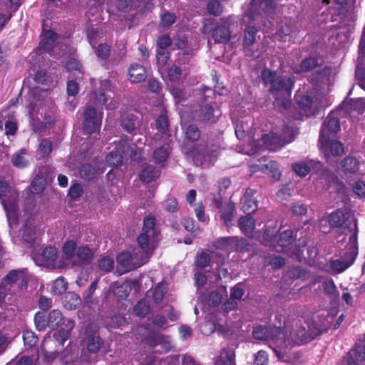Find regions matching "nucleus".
Here are the masks:
<instances>
[{
	"label": "nucleus",
	"instance_id": "423d86ee",
	"mask_svg": "<svg viewBox=\"0 0 365 365\" xmlns=\"http://www.w3.org/2000/svg\"><path fill=\"white\" fill-rule=\"evenodd\" d=\"M230 17L227 18L223 24H215L214 22L207 23L204 25L202 32L204 34H210L216 43H225L228 42L231 37V32L229 28L225 25L228 24Z\"/></svg>",
	"mask_w": 365,
	"mask_h": 365
},
{
	"label": "nucleus",
	"instance_id": "39448f33",
	"mask_svg": "<svg viewBox=\"0 0 365 365\" xmlns=\"http://www.w3.org/2000/svg\"><path fill=\"white\" fill-rule=\"evenodd\" d=\"M190 155L196 165L209 166L217 156V150L215 146L209 148L207 145L200 144L190 150Z\"/></svg>",
	"mask_w": 365,
	"mask_h": 365
},
{
	"label": "nucleus",
	"instance_id": "b1692460",
	"mask_svg": "<svg viewBox=\"0 0 365 365\" xmlns=\"http://www.w3.org/2000/svg\"><path fill=\"white\" fill-rule=\"evenodd\" d=\"M321 166L319 161L310 160L307 162H299L292 164V167L296 174L304 177L313 169H318Z\"/></svg>",
	"mask_w": 365,
	"mask_h": 365
},
{
	"label": "nucleus",
	"instance_id": "5fc2aeb1",
	"mask_svg": "<svg viewBox=\"0 0 365 365\" xmlns=\"http://www.w3.org/2000/svg\"><path fill=\"white\" fill-rule=\"evenodd\" d=\"M223 289L217 291H212L208 296L207 303L209 306H217L222 302Z\"/></svg>",
	"mask_w": 365,
	"mask_h": 365
},
{
	"label": "nucleus",
	"instance_id": "052dcab7",
	"mask_svg": "<svg viewBox=\"0 0 365 365\" xmlns=\"http://www.w3.org/2000/svg\"><path fill=\"white\" fill-rule=\"evenodd\" d=\"M113 259L110 257H104L98 261L99 269L103 272H110L113 268Z\"/></svg>",
	"mask_w": 365,
	"mask_h": 365
},
{
	"label": "nucleus",
	"instance_id": "ddd939ff",
	"mask_svg": "<svg viewBox=\"0 0 365 365\" xmlns=\"http://www.w3.org/2000/svg\"><path fill=\"white\" fill-rule=\"evenodd\" d=\"M33 259L38 266L54 267V262L57 259V250L53 247H45L41 253L35 254Z\"/></svg>",
	"mask_w": 365,
	"mask_h": 365
},
{
	"label": "nucleus",
	"instance_id": "13d9d810",
	"mask_svg": "<svg viewBox=\"0 0 365 365\" xmlns=\"http://www.w3.org/2000/svg\"><path fill=\"white\" fill-rule=\"evenodd\" d=\"M52 150V143L48 139L41 140L38 146V153L42 157L48 156Z\"/></svg>",
	"mask_w": 365,
	"mask_h": 365
},
{
	"label": "nucleus",
	"instance_id": "20e7f679",
	"mask_svg": "<svg viewBox=\"0 0 365 365\" xmlns=\"http://www.w3.org/2000/svg\"><path fill=\"white\" fill-rule=\"evenodd\" d=\"M354 227L355 232L349 237L345 258L343 259H338L331 262L330 267L332 271L336 273H341L349 267L354 263L358 254L356 237L357 225L356 222H354Z\"/></svg>",
	"mask_w": 365,
	"mask_h": 365
},
{
	"label": "nucleus",
	"instance_id": "0e129e2a",
	"mask_svg": "<svg viewBox=\"0 0 365 365\" xmlns=\"http://www.w3.org/2000/svg\"><path fill=\"white\" fill-rule=\"evenodd\" d=\"M23 339L26 346H33L37 341V336L35 333L31 331H25L23 334Z\"/></svg>",
	"mask_w": 365,
	"mask_h": 365
},
{
	"label": "nucleus",
	"instance_id": "a19ab883",
	"mask_svg": "<svg viewBox=\"0 0 365 365\" xmlns=\"http://www.w3.org/2000/svg\"><path fill=\"white\" fill-rule=\"evenodd\" d=\"M345 173H354L359 170V161L353 157H346L341 163Z\"/></svg>",
	"mask_w": 365,
	"mask_h": 365
},
{
	"label": "nucleus",
	"instance_id": "864d4df0",
	"mask_svg": "<svg viewBox=\"0 0 365 365\" xmlns=\"http://www.w3.org/2000/svg\"><path fill=\"white\" fill-rule=\"evenodd\" d=\"M34 323L36 328L40 331H44L46 327H48V324H48L46 317L41 312H38L35 314Z\"/></svg>",
	"mask_w": 365,
	"mask_h": 365
},
{
	"label": "nucleus",
	"instance_id": "f257e3e1",
	"mask_svg": "<svg viewBox=\"0 0 365 365\" xmlns=\"http://www.w3.org/2000/svg\"><path fill=\"white\" fill-rule=\"evenodd\" d=\"M261 77L265 84H270V90L282 92L283 98L276 97L274 106L279 109H287L290 101L289 97L291 95V91L294 86V80L289 76H279L274 71H272L268 68H265L262 71Z\"/></svg>",
	"mask_w": 365,
	"mask_h": 365
},
{
	"label": "nucleus",
	"instance_id": "bf43d9fd",
	"mask_svg": "<svg viewBox=\"0 0 365 365\" xmlns=\"http://www.w3.org/2000/svg\"><path fill=\"white\" fill-rule=\"evenodd\" d=\"M169 127L168 118L165 115H160L156 120V128L162 134H166Z\"/></svg>",
	"mask_w": 365,
	"mask_h": 365
},
{
	"label": "nucleus",
	"instance_id": "09e8293b",
	"mask_svg": "<svg viewBox=\"0 0 365 365\" xmlns=\"http://www.w3.org/2000/svg\"><path fill=\"white\" fill-rule=\"evenodd\" d=\"M235 237H225L218 239L215 242V246L220 250H232Z\"/></svg>",
	"mask_w": 365,
	"mask_h": 365
},
{
	"label": "nucleus",
	"instance_id": "6ab92c4d",
	"mask_svg": "<svg viewBox=\"0 0 365 365\" xmlns=\"http://www.w3.org/2000/svg\"><path fill=\"white\" fill-rule=\"evenodd\" d=\"M257 167L259 171L270 175L274 181L279 180L281 173L277 162L262 158L260 164L257 165Z\"/></svg>",
	"mask_w": 365,
	"mask_h": 365
},
{
	"label": "nucleus",
	"instance_id": "473e14b6",
	"mask_svg": "<svg viewBox=\"0 0 365 365\" xmlns=\"http://www.w3.org/2000/svg\"><path fill=\"white\" fill-rule=\"evenodd\" d=\"M293 240V233L292 230H287L277 237L276 241L277 247H274L277 252H283L284 248L289 246Z\"/></svg>",
	"mask_w": 365,
	"mask_h": 365
},
{
	"label": "nucleus",
	"instance_id": "4be33fe9",
	"mask_svg": "<svg viewBox=\"0 0 365 365\" xmlns=\"http://www.w3.org/2000/svg\"><path fill=\"white\" fill-rule=\"evenodd\" d=\"M67 321L72 320L65 318L59 309H53L46 316V322H48L47 324H48V327L52 329H56L62 326L66 327Z\"/></svg>",
	"mask_w": 365,
	"mask_h": 365
},
{
	"label": "nucleus",
	"instance_id": "69168bd1",
	"mask_svg": "<svg viewBox=\"0 0 365 365\" xmlns=\"http://www.w3.org/2000/svg\"><path fill=\"white\" fill-rule=\"evenodd\" d=\"M176 19V16L173 13L166 12L161 16L160 25L163 27H169Z\"/></svg>",
	"mask_w": 365,
	"mask_h": 365
},
{
	"label": "nucleus",
	"instance_id": "338daca9",
	"mask_svg": "<svg viewBox=\"0 0 365 365\" xmlns=\"http://www.w3.org/2000/svg\"><path fill=\"white\" fill-rule=\"evenodd\" d=\"M233 240L235 241L232 250L243 252L247 250L248 243L247 240L242 237H235Z\"/></svg>",
	"mask_w": 365,
	"mask_h": 365
},
{
	"label": "nucleus",
	"instance_id": "3c124183",
	"mask_svg": "<svg viewBox=\"0 0 365 365\" xmlns=\"http://www.w3.org/2000/svg\"><path fill=\"white\" fill-rule=\"evenodd\" d=\"M106 159L110 166L117 167L122 163L123 156L117 151H113L106 155Z\"/></svg>",
	"mask_w": 365,
	"mask_h": 365
},
{
	"label": "nucleus",
	"instance_id": "1a4fd4ad",
	"mask_svg": "<svg viewBox=\"0 0 365 365\" xmlns=\"http://www.w3.org/2000/svg\"><path fill=\"white\" fill-rule=\"evenodd\" d=\"M340 129V123L338 118L329 115L323 123L320 131L319 140V144L327 146L329 137H334V135Z\"/></svg>",
	"mask_w": 365,
	"mask_h": 365
},
{
	"label": "nucleus",
	"instance_id": "a211bd4d",
	"mask_svg": "<svg viewBox=\"0 0 365 365\" xmlns=\"http://www.w3.org/2000/svg\"><path fill=\"white\" fill-rule=\"evenodd\" d=\"M41 234L40 229L33 220L28 221L23 227V240L30 246L36 242Z\"/></svg>",
	"mask_w": 365,
	"mask_h": 365
},
{
	"label": "nucleus",
	"instance_id": "72a5a7b5",
	"mask_svg": "<svg viewBox=\"0 0 365 365\" xmlns=\"http://www.w3.org/2000/svg\"><path fill=\"white\" fill-rule=\"evenodd\" d=\"M81 298L77 294L69 292L65 294L63 306L66 309L69 310L75 309L81 304Z\"/></svg>",
	"mask_w": 365,
	"mask_h": 365
},
{
	"label": "nucleus",
	"instance_id": "c03bdc74",
	"mask_svg": "<svg viewBox=\"0 0 365 365\" xmlns=\"http://www.w3.org/2000/svg\"><path fill=\"white\" fill-rule=\"evenodd\" d=\"M26 150H21L19 153L14 154L12 156V163L18 168H23L28 165L29 160L25 157Z\"/></svg>",
	"mask_w": 365,
	"mask_h": 365
},
{
	"label": "nucleus",
	"instance_id": "6e6d98bb",
	"mask_svg": "<svg viewBox=\"0 0 365 365\" xmlns=\"http://www.w3.org/2000/svg\"><path fill=\"white\" fill-rule=\"evenodd\" d=\"M155 218L152 217H147L144 219L143 232L151 235L152 237L156 236L155 227Z\"/></svg>",
	"mask_w": 365,
	"mask_h": 365
},
{
	"label": "nucleus",
	"instance_id": "f704fd0d",
	"mask_svg": "<svg viewBox=\"0 0 365 365\" xmlns=\"http://www.w3.org/2000/svg\"><path fill=\"white\" fill-rule=\"evenodd\" d=\"M345 222V215L341 210H336L329 215V225L332 228H341Z\"/></svg>",
	"mask_w": 365,
	"mask_h": 365
},
{
	"label": "nucleus",
	"instance_id": "8fccbe9b",
	"mask_svg": "<svg viewBox=\"0 0 365 365\" xmlns=\"http://www.w3.org/2000/svg\"><path fill=\"white\" fill-rule=\"evenodd\" d=\"M67 289V283L63 277H61L57 278L51 287V293L53 294H61L64 292Z\"/></svg>",
	"mask_w": 365,
	"mask_h": 365
},
{
	"label": "nucleus",
	"instance_id": "e2e57ef3",
	"mask_svg": "<svg viewBox=\"0 0 365 365\" xmlns=\"http://www.w3.org/2000/svg\"><path fill=\"white\" fill-rule=\"evenodd\" d=\"M210 262V255L206 252H202L200 255H197L195 258V265L198 267H207Z\"/></svg>",
	"mask_w": 365,
	"mask_h": 365
},
{
	"label": "nucleus",
	"instance_id": "c9c22d12",
	"mask_svg": "<svg viewBox=\"0 0 365 365\" xmlns=\"http://www.w3.org/2000/svg\"><path fill=\"white\" fill-rule=\"evenodd\" d=\"M239 227L245 234H250L255 229V220L249 215L242 216L239 219Z\"/></svg>",
	"mask_w": 365,
	"mask_h": 365
},
{
	"label": "nucleus",
	"instance_id": "aec40b11",
	"mask_svg": "<svg viewBox=\"0 0 365 365\" xmlns=\"http://www.w3.org/2000/svg\"><path fill=\"white\" fill-rule=\"evenodd\" d=\"M254 193V190L248 188L241 198V210L248 215L254 212L257 208V200L253 197Z\"/></svg>",
	"mask_w": 365,
	"mask_h": 365
},
{
	"label": "nucleus",
	"instance_id": "c756f323",
	"mask_svg": "<svg viewBox=\"0 0 365 365\" xmlns=\"http://www.w3.org/2000/svg\"><path fill=\"white\" fill-rule=\"evenodd\" d=\"M333 138L334 137H329L327 146H323L320 144V150L326 156L328 155L329 150H330L331 155L335 156H339L344 153V146L342 143L333 139Z\"/></svg>",
	"mask_w": 365,
	"mask_h": 365
},
{
	"label": "nucleus",
	"instance_id": "2eb2a0df",
	"mask_svg": "<svg viewBox=\"0 0 365 365\" xmlns=\"http://www.w3.org/2000/svg\"><path fill=\"white\" fill-rule=\"evenodd\" d=\"M146 341L150 346L158 347L156 352H168L173 347L170 338L168 336L155 334L147 338Z\"/></svg>",
	"mask_w": 365,
	"mask_h": 365
},
{
	"label": "nucleus",
	"instance_id": "4468645a",
	"mask_svg": "<svg viewBox=\"0 0 365 365\" xmlns=\"http://www.w3.org/2000/svg\"><path fill=\"white\" fill-rule=\"evenodd\" d=\"M292 140V137H289L287 139V135L285 134L283 135V136H279L274 133L263 135L262 137L263 144L267 148L272 150H274L284 146L286 143L291 142Z\"/></svg>",
	"mask_w": 365,
	"mask_h": 365
},
{
	"label": "nucleus",
	"instance_id": "bb28decb",
	"mask_svg": "<svg viewBox=\"0 0 365 365\" xmlns=\"http://www.w3.org/2000/svg\"><path fill=\"white\" fill-rule=\"evenodd\" d=\"M257 31V29L254 26H247L245 29L243 43L247 56H255L250 51L249 47L252 46L256 41Z\"/></svg>",
	"mask_w": 365,
	"mask_h": 365
},
{
	"label": "nucleus",
	"instance_id": "4d7b16f0",
	"mask_svg": "<svg viewBox=\"0 0 365 365\" xmlns=\"http://www.w3.org/2000/svg\"><path fill=\"white\" fill-rule=\"evenodd\" d=\"M207 10L210 14L219 16L222 12V7L219 1L212 0L207 5Z\"/></svg>",
	"mask_w": 365,
	"mask_h": 365
},
{
	"label": "nucleus",
	"instance_id": "7c9ffc66",
	"mask_svg": "<svg viewBox=\"0 0 365 365\" xmlns=\"http://www.w3.org/2000/svg\"><path fill=\"white\" fill-rule=\"evenodd\" d=\"M220 220L223 221V224L227 227H230V224L232 222L235 213V206L233 202H226L223 205V208L220 211Z\"/></svg>",
	"mask_w": 365,
	"mask_h": 365
},
{
	"label": "nucleus",
	"instance_id": "5701e85b",
	"mask_svg": "<svg viewBox=\"0 0 365 365\" xmlns=\"http://www.w3.org/2000/svg\"><path fill=\"white\" fill-rule=\"evenodd\" d=\"M56 39V34L53 31L43 29L38 48L43 52L50 53L54 48Z\"/></svg>",
	"mask_w": 365,
	"mask_h": 365
},
{
	"label": "nucleus",
	"instance_id": "9d476101",
	"mask_svg": "<svg viewBox=\"0 0 365 365\" xmlns=\"http://www.w3.org/2000/svg\"><path fill=\"white\" fill-rule=\"evenodd\" d=\"M275 1L276 0H253L250 12L244 17L243 21L246 22V19H248L250 21H257V24H259V19L262 17L259 11H257V7L259 6L260 9L263 10L265 13H272L275 8Z\"/></svg>",
	"mask_w": 365,
	"mask_h": 365
},
{
	"label": "nucleus",
	"instance_id": "49530a36",
	"mask_svg": "<svg viewBox=\"0 0 365 365\" xmlns=\"http://www.w3.org/2000/svg\"><path fill=\"white\" fill-rule=\"evenodd\" d=\"M324 292L330 298H335L337 296L336 287L333 279L325 280L322 283Z\"/></svg>",
	"mask_w": 365,
	"mask_h": 365
},
{
	"label": "nucleus",
	"instance_id": "37998d69",
	"mask_svg": "<svg viewBox=\"0 0 365 365\" xmlns=\"http://www.w3.org/2000/svg\"><path fill=\"white\" fill-rule=\"evenodd\" d=\"M114 294L121 299H125L131 292L130 282L125 281L119 285H115Z\"/></svg>",
	"mask_w": 365,
	"mask_h": 365
},
{
	"label": "nucleus",
	"instance_id": "6e6552de",
	"mask_svg": "<svg viewBox=\"0 0 365 365\" xmlns=\"http://www.w3.org/2000/svg\"><path fill=\"white\" fill-rule=\"evenodd\" d=\"M101 123V115H98L96 108L91 106H86L83 111V130L91 134L99 130Z\"/></svg>",
	"mask_w": 365,
	"mask_h": 365
},
{
	"label": "nucleus",
	"instance_id": "cd10ccee",
	"mask_svg": "<svg viewBox=\"0 0 365 365\" xmlns=\"http://www.w3.org/2000/svg\"><path fill=\"white\" fill-rule=\"evenodd\" d=\"M128 76L131 82L138 83L145 80L147 72L143 66L133 63L130 65L128 69Z\"/></svg>",
	"mask_w": 365,
	"mask_h": 365
},
{
	"label": "nucleus",
	"instance_id": "c85d7f7f",
	"mask_svg": "<svg viewBox=\"0 0 365 365\" xmlns=\"http://www.w3.org/2000/svg\"><path fill=\"white\" fill-rule=\"evenodd\" d=\"M321 63L322 61L319 58L309 57L304 59L299 66L292 67V71L295 73H306L319 66Z\"/></svg>",
	"mask_w": 365,
	"mask_h": 365
},
{
	"label": "nucleus",
	"instance_id": "a18cd8bd",
	"mask_svg": "<svg viewBox=\"0 0 365 365\" xmlns=\"http://www.w3.org/2000/svg\"><path fill=\"white\" fill-rule=\"evenodd\" d=\"M150 310V306L147 301L143 299L139 301L134 307V314L139 317H144Z\"/></svg>",
	"mask_w": 365,
	"mask_h": 365
},
{
	"label": "nucleus",
	"instance_id": "7ed1b4c3",
	"mask_svg": "<svg viewBox=\"0 0 365 365\" xmlns=\"http://www.w3.org/2000/svg\"><path fill=\"white\" fill-rule=\"evenodd\" d=\"M285 336L284 341L287 346V361L290 359L289 351L294 344L307 343L315 338L320 334L319 329L314 324H304L296 322L294 324L289 326L284 324Z\"/></svg>",
	"mask_w": 365,
	"mask_h": 365
},
{
	"label": "nucleus",
	"instance_id": "ea45409f",
	"mask_svg": "<svg viewBox=\"0 0 365 365\" xmlns=\"http://www.w3.org/2000/svg\"><path fill=\"white\" fill-rule=\"evenodd\" d=\"M87 350L91 353H96L101 346L103 341L98 336H90L85 340Z\"/></svg>",
	"mask_w": 365,
	"mask_h": 365
},
{
	"label": "nucleus",
	"instance_id": "79ce46f5",
	"mask_svg": "<svg viewBox=\"0 0 365 365\" xmlns=\"http://www.w3.org/2000/svg\"><path fill=\"white\" fill-rule=\"evenodd\" d=\"M159 175V172L153 166L149 165L145 168L140 175L142 181L150 182Z\"/></svg>",
	"mask_w": 365,
	"mask_h": 365
},
{
	"label": "nucleus",
	"instance_id": "412c9836",
	"mask_svg": "<svg viewBox=\"0 0 365 365\" xmlns=\"http://www.w3.org/2000/svg\"><path fill=\"white\" fill-rule=\"evenodd\" d=\"M75 326L73 321H67L66 327H63L53 334V339L56 347H61L70 336L71 331Z\"/></svg>",
	"mask_w": 365,
	"mask_h": 365
},
{
	"label": "nucleus",
	"instance_id": "f03ea898",
	"mask_svg": "<svg viewBox=\"0 0 365 365\" xmlns=\"http://www.w3.org/2000/svg\"><path fill=\"white\" fill-rule=\"evenodd\" d=\"M252 335L255 339L261 341H267L277 356L284 361L287 359V346L284 338L285 334L280 328L269 326H258L254 329Z\"/></svg>",
	"mask_w": 365,
	"mask_h": 365
},
{
	"label": "nucleus",
	"instance_id": "2f4dec72",
	"mask_svg": "<svg viewBox=\"0 0 365 365\" xmlns=\"http://www.w3.org/2000/svg\"><path fill=\"white\" fill-rule=\"evenodd\" d=\"M235 356V351L232 349L225 348L220 351L215 365H234Z\"/></svg>",
	"mask_w": 365,
	"mask_h": 365
},
{
	"label": "nucleus",
	"instance_id": "58836bf2",
	"mask_svg": "<svg viewBox=\"0 0 365 365\" xmlns=\"http://www.w3.org/2000/svg\"><path fill=\"white\" fill-rule=\"evenodd\" d=\"M137 118L133 114H127L121 117V125L128 133H132L135 129Z\"/></svg>",
	"mask_w": 365,
	"mask_h": 365
},
{
	"label": "nucleus",
	"instance_id": "dca6fc26",
	"mask_svg": "<svg viewBox=\"0 0 365 365\" xmlns=\"http://www.w3.org/2000/svg\"><path fill=\"white\" fill-rule=\"evenodd\" d=\"M195 118L197 121L205 125L212 124L216 122L214 109L209 104L200 106V108L195 112Z\"/></svg>",
	"mask_w": 365,
	"mask_h": 365
},
{
	"label": "nucleus",
	"instance_id": "774afa93",
	"mask_svg": "<svg viewBox=\"0 0 365 365\" xmlns=\"http://www.w3.org/2000/svg\"><path fill=\"white\" fill-rule=\"evenodd\" d=\"M268 363V355L266 351L260 350L255 355V365H267Z\"/></svg>",
	"mask_w": 365,
	"mask_h": 365
},
{
	"label": "nucleus",
	"instance_id": "f8f14e48",
	"mask_svg": "<svg viewBox=\"0 0 365 365\" xmlns=\"http://www.w3.org/2000/svg\"><path fill=\"white\" fill-rule=\"evenodd\" d=\"M190 53L184 51L182 53H179V58L178 59V65H173L168 69V76L170 81H178L182 77L185 78L188 75L187 69L184 67L181 68L180 66L186 63L187 61V56Z\"/></svg>",
	"mask_w": 365,
	"mask_h": 365
},
{
	"label": "nucleus",
	"instance_id": "0eeeda50",
	"mask_svg": "<svg viewBox=\"0 0 365 365\" xmlns=\"http://www.w3.org/2000/svg\"><path fill=\"white\" fill-rule=\"evenodd\" d=\"M155 237L146 233H141L138 236L137 239L138 248L134 250L140 252L141 257L140 264H145L152 255L155 247Z\"/></svg>",
	"mask_w": 365,
	"mask_h": 365
},
{
	"label": "nucleus",
	"instance_id": "393cba45",
	"mask_svg": "<svg viewBox=\"0 0 365 365\" xmlns=\"http://www.w3.org/2000/svg\"><path fill=\"white\" fill-rule=\"evenodd\" d=\"M93 257V251L88 246L79 247L72 263L73 265L88 264Z\"/></svg>",
	"mask_w": 365,
	"mask_h": 365
},
{
	"label": "nucleus",
	"instance_id": "e433bc0d",
	"mask_svg": "<svg viewBox=\"0 0 365 365\" xmlns=\"http://www.w3.org/2000/svg\"><path fill=\"white\" fill-rule=\"evenodd\" d=\"M299 106L304 111L307 115H312L315 112L314 102L309 96H303L298 101Z\"/></svg>",
	"mask_w": 365,
	"mask_h": 365
},
{
	"label": "nucleus",
	"instance_id": "a878e982",
	"mask_svg": "<svg viewBox=\"0 0 365 365\" xmlns=\"http://www.w3.org/2000/svg\"><path fill=\"white\" fill-rule=\"evenodd\" d=\"M170 142V135H166L163 145L155 150L153 153V158L155 163H160L168 159L171 150Z\"/></svg>",
	"mask_w": 365,
	"mask_h": 365
},
{
	"label": "nucleus",
	"instance_id": "9b49d317",
	"mask_svg": "<svg viewBox=\"0 0 365 365\" xmlns=\"http://www.w3.org/2000/svg\"><path fill=\"white\" fill-rule=\"evenodd\" d=\"M117 262L123 268L125 272L135 269L143 264L141 262L140 252L133 250L132 253L126 252L118 255L116 257Z\"/></svg>",
	"mask_w": 365,
	"mask_h": 365
},
{
	"label": "nucleus",
	"instance_id": "680f3d73",
	"mask_svg": "<svg viewBox=\"0 0 365 365\" xmlns=\"http://www.w3.org/2000/svg\"><path fill=\"white\" fill-rule=\"evenodd\" d=\"M185 135L188 140L195 141L200 138V132L196 125H190L187 128Z\"/></svg>",
	"mask_w": 365,
	"mask_h": 365
},
{
	"label": "nucleus",
	"instance_id": "de8ad7c7",
	"mask_svg": "<svg viewBox=\"0 0 365 365\" xmlns=\"http://www.w3.org/2000/svg\"><path fill=\"white\" fill-rule=\"evenodd\" d=\"M94 48V53L96 56L101 60H106L110 54V48L106 43H100L96 48Z\"/></svg>",
	"mask_w": 365,
	"mask_h": 365
},
{
	"label": "nucleus",
	"instance_id": "f3484780",
	"mask_svg": "<svg viewBox=\"0 0 365 365\" xmlns=\"http://www.w3.org/2000/svg\"><path fill=\"white\" fill-rule=\"evenodd\" d=\"M347 365H361L365 361V346L356 344L345 357Z\"/></svg>",
	"mask_w": 365,
	"mask_h": 365
},
{
	"label": "nucleus",
	"instance_id": "603ef678",
	"mask_svg": "<svg viewBox=\"0 0 365 365\" xmlns=\"http://www.w3.org/2000/svg\"><path fill=\"white\" fill-rule=\"evenodd\" d=\"M5 280L9 284L16 283L19 281L24 282L25 281L24 274L21 271H11L6 277Z\"/></svg>",
	"mask_w": 365,
	"mask_h": 365
},
{
	"label": "nucleus",
	"instance_id": "4c0bfd02",
	"mask_svg": "<svg viewBox=\"0 0 365 365\" xmlns=\"http://www.w3.org/2000/svg\"><path fill=\"white\" fill-rule=\"evenodd\" d=\"M76 243L73 241H69L64 244L63 252L65 258L69 263L72 264L76 255Z\"/></svg>",
	"mask_w": 365,
	"mask_h": 365
}]
</instances>
